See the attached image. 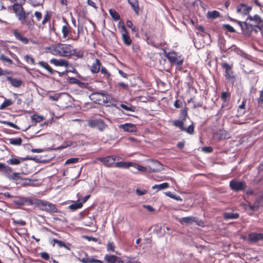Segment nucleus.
Returning a JSON list of instances; mask_svg holds the SVG:
<instances>
[{
	"mask_svg": "<svg viewBox=\"0 0 263 263\" xmlns=\"http://www.w3.org/2000/svg\"><path fill=\"white\" fill-rule=\"evenodd\" d=\"M246 104V100L243 99L241 104L238 106V110H245Z\"/></svg>",
	"mask_w": 263,
	"mask_h": 263,
	"instance_id": "69168bd1",
	"label": "nucleus"
},
{
	"mask_svg": "<svg viewBox=\"0 0 263 263\" xmlns=\"http://www.w3.org/2000/svg\"><path fill=\"white\" fill-rule=\"evenodd\" d=\"M117 26H118V28L120 33L122 31L127 30L126 28V27L125 26V24H124V22L122 20H121L119 22Z\"/></svg>",
	"mask_w": 263,
	"mask_h": 263,
	"instance_id": "de8ad7c7",
	"label": "nucleus"
},
{
	"mask_svg": "<svg viewBox=\"0 0 263 263\" xmlns=\"http://www.w3.org/2000/svg\"><path fill=\"white\" fill-rule=\"evenodd\" d=\"M184 121H185L183 120L182 119L181 120H175L173 121V125L179 128L180 129V130L182 131L183 129H184Z\"/></svg>",
	"mask_w": 263,
	"mask_h": 263,
	"instance_id": "4c0bfd02",
	"label": "nucleus"
},
{
	"mask_svg": "<svg viewBox=\"0 0 263 263\" xmlns=\"http://www.w3.org/2000/svg\"><path fill=\"white\" fill-rule=\"evenodd\" d=\"M30 12H24V20H19L23 24L27 26L29 29L32 30L36 25L39 28L43 29L45 25L50 22L52 13L50 11H46L43 16L42 13L40 11H35L33 14L29 16Z\"/></svg>",
	"mask_w": 263,
	"mask_h": 263,
	"instance_id": "f257e3e1",
	"label": "nucleus"
},
{
	"mask_svg": "<svg viewBox=\"0 0 263 263\" xmlns=\"http://www.w3.org/2000/svg\"><path fill=\"white\" fill-rule=\"evenodd\" d=\"M63 20L65 23L62 27L63 38L71 40L74 41H78L80 38L79 29L78 28L77 32H76L65 18H63Z\"/></svg>",
	"mask_w": 263,
	"mask_h": 263,
	"instance_id": "39448f33",
	"label": "nucleus"
},
{
	"mask_svg": "<svg viewBox=\"0 0 263 263\" xmlns=\"http://www.w3.org/2000/svg\"><path fill=\"white\" fill-rule=\"evenodd\" d=\"M187 107H184L180 110V117L184 121H185L187 117Z\"/></svg>",
	"mask_w": 263,
	"mask_h": 263,
	"instance_id": "79ce46f5",
	"label": "nucleus"
},
{
	"mask_svg": "<svg viewBox=\"0 0 263 263\" xmlns=\"http://www.w3.org/2000/svg\"><path fill=\"white\" fill-rule=\"evenodd\" d=\"M49 50L54 55L65 57L74 55L77 59H82L84 57L82 50H77L70 44L59 43L49 47Z\"/></svg>",
	"mask_w": 263,
	"mask_h": 263,
	"instance_id": "f03ea898",
	"label": "nucleus"
},
{
	"mask_svg": "<svg viewBox=\"0 0 263 263\" xmlns=\"http://www.w3.org/2000/svg\"><path fill=\"white\" fill-rule=\"evenodd\" d=\"M12 34L15 37V39L22 43L26 45L29 43V39L26 37L23 32L18 29H13L11 30Z\"/></svg>",
	"mask_w": 263,
	"mask_h": 263,
	"instance_id": "f8f14e48",
	"label": "nucleus"
},
{
	"mask_svg": "<svg viewBox=\"0 0 263 263\" xmlns=\"http://www.w3.org/2000/svg\"><path fill=\"white\" fill-rule=\"evenodd\" d=\"M88 124L89 127L97 128L101 132L104 131L107 127V125L101 119L89 120Z\"/></svg>",
	"mask_w": 263,
	"mask_h": 263,
	"instance_id": "9b49d317",
	"label": "nucleus"
},
{
	"mask_svg": "<svg viewBox=\"0 0 263 263\" xmlns=\"http://www.w3.org/2000/svg\"><path fill=\"white\" fill-rule=\"evenodd\" d=\"M102 63L98 59H95L90 68V71L92 73H97L100 71Z\"/></svg>",
	"mask_w": 263,
	"mask_h": 263,
	"instance_id": "412c9836",
	"label": "nucleus"
},
{
	"mask_svg": "<svg viewBox=\"0 0 263 263\" xmlns=\"http://www.w3.org/2000/svg\"><path fill=\"white\" fill-rule=\"evenodd\" d=\"M164 55L168 59L172 65L181 66L184 62V58L183 55L173 50L169 52L164 50Z\"/></svg>",
	"mask_w": 263,
	"mask_h": 263,
	"instance_id": "423d86ee",
	"label": "nucleus"
},
{
	"mask_svg": "<svg viewBox=\"0 0 263 263\" xmlns=\"http://www.w3.org/2000/svg\"><path fill=\"white\" fill-rule=\"evenodd\" d=\"M30 2L31 6L38 7L43 4L44 0H30Z\"/></svg>",
	"mask_w": 263,
	"mask_h": 263,
	"instance_id": "37998d69",
	"label": "nucleus"
},
{
	"mask_svg": "<svg viewBox=\"0 0 263 263\" xmlns=\"http://www.w3.org/2000/svg\"><path fill=\"white\" fill-rule=\"evenodd\" d=\"M134 166V163L130 162H117L115 163V167L122 168H128L130 166Z\"/></svg>",
	"mask_w": 263,
	"mask_h": 263,
	"instance_id": "cd10ccee",
	"label": "nucleus"
},
{
	"mask_svg": "<svg viewBox=\"0 0 263 263\" xmlns=\"http://www.w3.org/2000/svg\"><path fill=\"white\" fill-rule=\"evenodd\" d=\"M9 143L13 145L20 146L22 143L21 138H14L9 139Z\"/></svg>",
	"mask_w": 263,
	"mask_h": 263,
	"instance_id": "c9c22d12",
	"label": "nucleus"
},
{
	"mask_svg": "<svg viewBox=\"0 0 263 263\" xmlns=\"http://www.w3.org/2000/svg\"><path fill=\"white\" fill-rule=\"evenodd\" d=\"M100 71L102 73L106 76V78L107 79H109L110 78L111 74L105 67L102 66L100 68Z\"/></svg>",
	"mask_w": 263,
	"mask_h": 263,
	"instance_id": "3c124183",
	"label": "nucleus"
},
{
	"mask_svg": "<svg viewBox=\"0 0 263 263\" xmlns=\"http://www.w3.org/2000/svg\"><path fill=\"white\" fill-rule=\"evenodd\" d=\"M6 124L7 125H8V126H10L11 127H13L14 128H15V129H17L19 128L17 125L14 124L12 122L8 121V122H6Z\"/></svg>",
	"mask_w": 263,
	"mask_h": 263,
	"instance_id": "338daca9",
	"label": "nucleus"
},
{
	"mask_svg": "<svg viewBox=\"0 0 263 263\" xmlns=\"http://www.w3.org/2000/svg\"><path fill=\"white\" fill-rule=\"evenodd\" d=\"M39 66L46 70L48 73L50 74H54L55 72H58L56 70H53L48 63L41 61L37 63Z\"/></svg>",
	"mask_w": 263,
	"mask_h": 263,
	"instance_id": "4be33fe9",
	"label": "nucleus"
},
{
	"mask_svg": "<svg viewBox=\"0 0 263 263\" xmlns=\"http://www.w3.org/2000/svg\"><path fill=\"white\" fill-rule=\"evenodd\" d=\"M261 199H263V195L261 196L260 199H257L252 204H249V209L252 211H256L258 210L260 206L259 204V201Z\"/></svg>",
	"mask_w": 263,
	"mask_h": 263,
	"instance_id": "c756f323",
	"label": "nucleus"
},
{
	"mask_svg": "<svg viewBox=\"0 0 263 263\" xmlns=\"http://www.w3.org/2000/svg\"><path fill=\"white\" fill-rule=\"evenodd\" d=\"M24 60L29 64L35 65V60L33 57L30 54H26L24 56Z\"/></svg>",
	"mask_w": 263,
	"mask_h": 263,
	"instance_id": "ea45409f",
	"label": "nucleus"
},
{
	"mask_svg": "<svg viewBox=\"0 0 263 263\" xmlns=\"http://www.w3.org/2000/svg\"><path fill=\"white\" fill-rule=\"evenodd\" d=\"M230 187L233 191L239 192L244 190L246 185L244 181H238L234 179L230 182Z\"/></svg>",
	"mask_w": 263,
	"mask_h": 263,
	"instance_id": "4468645a",
	"label": "nucleus"
},
{
	"mask_svg": "<svg viewBox=\"0 0 263 263\" xmlns=\"http://www.w3.org/2000/svg\"><path fill=\"white\" fill-rule=\"evenodd\" d=\"M13 103V102L11 100L5 99V101L0 106V109L3 110L7 107L12 105Z\"/></svg>",
	"mask_w": 263,
	"mask_h": 263,
	"instance_id": "58836bf2",
	"label": "nucleus"
},
{
	"mask_svg": "<svg viewBox=\"0 0 263 263\" xmlns=\"http://www.w3.org/2000/svg\"><path fill=\"white\" fill-rule=\"evenodd\" d=\"M12 168L5 164L0 162V172L5 177L12 180L17 183H21L23 185H30L31 180L30 179H23L20 175V173L12 172Z\"/></svg>",
	"mask_w": 263,
	"mask_h": 263,
	"instance_id": "7ed1b4c3",
	"label": "nucleus"
},
{
	"mask_svg": "<svg viewBox=\"0 0 263 263\" xmlns=\"http://www.w3.org/2000/svg\"><path fill=\"white\" fill-rule=\"evenodd\" d=\"M182 131L192 135L194 133V126L193 124L190 125L187 128L184 127V129Z\"/></svg>",
	"mask_w": 263,
	"mask_h": 263,
	"instance_id": "8fccbe9b",
	"label": "nucleus"
},
{
	"mask_svg": "<svg viewBox=\"0 0 263 263\" xmlns=\"http://www.w3.org/2000/svg\"><path fill=\"white\" fill-rule=\"evenodd\" d=\"M248 239L254 243L259 240H263V233H251L248 235Z\"/></svg>",
	"mask_w": 263,
	"mask_h": 263,
	"instance_id": "a211bd4d",
	"label": "nucleus"
},
{
	"mask_svg": "<svg viewBox=\"0 0 263 263\" xmlns=\"http://www.w3.org/2000/svg\"><path fill=\"white\" fill-rule=\"evenodd\" d=\"M120 107L127 111H134V110L133 109V107L131 105L128 106L124 104H121L120 105Z\"/></svg>",
	"mask_w": 263,
	"mask_h": 263,
	"instance_id": "13d9d810",
	"label": "nucleus"
},
{
	"mask_svg": "<svg viewBox=\"0 0 263 263\" xmlns=\"http://www.w3.org/2000/svg\"><path fill=\"white\" fill-rule=\"evenodd\" d=\"M254 21L256 24H260L262 23V21L258 15H255L253 16L249 15L247 18V21Z\"/></svg>",
	"mask_w": 263,
	"mask_h": 263,
	"instance_id": "473e14b6",
	"label": "nucleus"
},
{
	"mask_svg": "<svg viewBox=\"0 0 263 263\" xmlns=\"http://www.w3.org/2000/svg\"><path fill=\"white\" fill-rule=\"evenodd\" d=\"M109 13L114 21H117L120 19L119 14L114 9H110Z\"/></svg>",
	"mask_w": 263,
	"mask_h": 263,
	"instance_id": "e433bc0d",
	"label": "nucleus"
},
{
	"mask_svg": "<svg viewBox=\"0 0 263 263\" xmlns=\"http://www.w3.org/2000/svg\"><path fill=\"white\" fill-rule=\"evenodd\" d=\"M252 10V7L245 4H239L236 8V12L242 15H248Z\"/></svg>",
	"mask_w": 263,
	"mask_h": 263,
	"instance_id": "dca6fc26",
	"label": "nucleus"
},
{
	"mask_svg": "<svg viewBox=\"0 0 263 263\" xmlns=\"http://www.w3.org/2000/svg\"><path fill=\"white\" fill-rule=\"evenodd\" d=\"M121 38L124 44L127 46H129L132 43V39L130 37L129 33L128 31L125 30L121 32Z\"/></svg>",
	"mask_w": 263,
	"mask_h": 263,
	"instance_id": "aec40b11",
	"label": "nucleus"
},
{
	"mask_svg": "<svg viewBox=\"0 0 263 263\" xmlns=\"http://www.w3.org/2000/svg\"><path fill=\"white\" fill-rule=\"evenodd\" d=\"M24 160V159L18 157H12L9 160H7V163L11 165H17Z\"/></svg>",
	"mask_w": 263,
	"mask_h": 263,
	"instance_id": "a878e982",
	"label": "nucleus"
},
{
	"mask_svg": "<svg viewBox=\"0 0 263 263\" xmlns=\"http://www.w3.org/2000/svg\"><path fill=\"white\" fill-rule=\"evenodd\" d=\"M147 168L151 172H158L162 170V164L157 160H151L148 162Z\"/></svg>",
	"mask_w": 263,
	"mask_h": 263,
	"instance_id": "2eb2a0df",
	"label": "nucleus"
},
{
	"mask_svg": "<svg viewBox=\"0 0 263 263\" xmlns=\"http://www.w3.org/2000/svg\"><path fill=\"white\" fill-rule=\"evenodd\" d=\"M6 79L11 85L14 87H20L23 84V82L21 79L14 78L12 77H7Z\"/></svg>",
	"mask_w": 263,
	"mask_h": 263,
	"instance_id": "b1692460",
	"label": "nucleus"
},
{
	"mask_svg": "<svg viewBox=\"0 0 263 263\" xmlns=\"http://www.w3.org/2000/svg\"><path fill=\"white\" fill-rule=\"evenodd\" d=\"M83 203L78 201L69 205L68 208L72 211H75L79 209H81Z\"/></svg>",
	"mask_w": 263,
	"mask_h": 263,
	"instance_id": "2f4dec72",
	"label": "nucleus"
},
{
	"mask_svg": "<svg viewBox=\"0 0 263 263\" xmlns=\"http://www.w3.org/2000/svg\"><path fill=\"white\" fill-rule=\"evenodd\" d=\"M239 217L238 213L225 212L223 213V218L226 220L237 219Z\"/></svg>",
	"mask_w": 263,
	"mask_h": 263,
	"instance_id": "c85d7f7f",
	"label": "nucleus"
},
{
	"mask_svg": "<svg viewBox=\"0 0 263 263\" xmlns=\"http://www.w3.org/2000/svg\"><path fill=\"white\" fill-rule=\"evenodd\" d=\"M5 74H12V72L8 70H3V69L0 67V76Z\"/></svg>",
	"mask_w": 263,
	"mask_h": 263,
	"instance_id": "0e129e2a",
	"label": "nucleus"
},
{
	"mask_svg": "<svg viewBox=\"0 0 263 263\" xmlns=\"http://www.w3.org/2000/svg\"><path fill=\"white\" fill-rule=\"evenodd\" d=\"M40 256L44 260L47 261L50 259V256L49 254L46 252H42L40 253Z\"/></svg>",
	"mask_w": 263,
	"mask_h": 263,
	"instance_id": "6e6d98bb",
	"label": "nucleus"
},
{
	"mask_svg": "<svg viewBox=\"0 0 263 263\" xmlns=\"http://www.w3.org/2000/svg\"><path fill=\"white\" fill-rule=\"evenodd\" d=\"M136 193L138 195H143L146 194V190H141L139 189L136 190Z\"/></svg>",
	"mask_w": 263,
	"mask_h": 263,
	"instance_id": "774afa93",
	"label": "nucleus"
},
{
	"mask_svg": "<svg viewBox=\"0 0 263 263\" xmlns=\"http://www.w3.org/2000/svg\"><path fill=\"white\" fill-rule=\"evenodd\" d=\"M213 138L218 141L223 139H228L229 138V134L228 132L224 129H219L213 133Z\"/></svg>",
	"mask_w": 263,
	"mask_h": 263,
	"instance_id": "f3484780",
	"label": "nucleus"
},
{
	"mask_svg": "<svg viewBox=\"0 0 263 263\" xmlns=\"http://www.w3.org/2000/svg\"><path fill=\"white\" fill-rule=\"evenodd\" d=\"M31 118L32 120L35 121V122H40L44 119L42 116H40L36 114L32 115Z\"/></svg>",
	"mask_w": 263,
	"mask_h": 263,
	"instance_id": "49530a36",
	"label": "nucleus"
},
{
	"mask_svg": "<svg viewBox=\"0 0 263 263\" xmlns=\"http://www.w3.org/2000/svg\"><path fill=\"white\" fill-rule=\"evenodd\" d=\"M90 97L91 100L98 104L104 103L107 101L106 95L101 92H93L91 94Z\"/></svg>",
	"mask_w": 263,
	"mask_h": 263,
	"instance_id": "ddd939ff",
	"label": "nucleus"
},
{
	"mask_svg": "<svg viewBox=\"0 0 263 263\" xmlns=\"http://www.w3.org/2000/svg\"><path fill=\"white\" fill-rule=\"evenodd\" d=\"M14 54L13 58L16 61L18 66H19L20 67H21V68H23L27 70L28 69V67L21 62V61L19 60L18 57L15 54Z\"/></svg>",
	"mask_w": 263,
	"mask_h": 263,
	"instance_id": "09e8293b",
	"label": "nucleus"
},
{
	"mask_svg": "<svg viewBox=\"0 0 263 263\" xmlns=\"http://www.w3.org/2000/svg\"><path fill=\"white\" fill-rule=\"evenodd\" d=\"M118 157L115 155H110L106 157H98L97 160L102 162L104 166L110 167L115 166V161Z\"/></svg>",
	"mask_w": 263,
	"mask_h": 263,
	"instance_id": "9d476101",
	"label": "nucleus"
},
{
	"mask_svg": "<svg viewBox=\"0 0 263 263\" xmlns=\"http://www.w3.org/2000/svg\"><path fill=\"white\" fill-rule=\"evenodd\" d=\"M128 3L132 7L137 15L139 14L140 8L138 0H127Z\"/></svg>",
	"mask_w": 263,
	"mask_h": 263,
	"instance_id": "393cba45",
	"label": "nucleus"
},
{
	"mask_svg": "<svg viewBox=\"0 0 263 263\" xmlns=\"http://www.w3.org/2000/svg\"><path fill=\"white\" fill-rule=\"evenodd\" d=\"M180 223L182 224L183 223H190L192 222H197V218L194 217L190 216V217H185L182 218L180 220Z\"/></svg>",
	"mask_w": 263,
	"mask_h": 263,
	"instance_id": "7c9ffc66",
	"label": "nucleus"
},
{
	"mask_svg": "<svg viewBox=\"0 0 263 263\" xmlns=\"http://www.w3.org/2000/svg\"><path fill=\"white\" fill-rule=\"evenodd\" d=\"M119 128H122L124 131L134 133L137 131V127L136 125L132 123H125L119 125Z\"/></svg>",
	"mask_w": 263,
	"mask_h": 263,
	"instance_id": "6ab92c4d",
	"label": "nucleus"
},
{
	"mask_svg": "<svg viewBox=\"0 0 263 263\" xmlns=\"http://www.w3.org/2000/svg\"><path fill=\"white\" fill-rule=\"evenodd\" d=\"M169 187V184L167 182H164L160 184H156L152 187V189H154L157 188L158 190H161L165 189H167Z\"/></svg>",
	"mask_w": 263,
	"mask_h": 263,
	"instance_id": "a19ab883",
	"label": "nucleus"
},
{
	"mask_svg": "<svg viewBox=\"0 0 263 263\" xmlns=\"http://www.w3.org/2000/svg\"><path fill=\"white\" fill-rule=\"evenodd\" d=\"M228 19L231 22H233L238 24L244 34L249 35L253 31L257 32V31L254 29L255 25L247 23V22L239 21L230 16H229Z\"/></svg>",
	"mask_w": 263,
	"mask_h": 263,
	"instance_id": "0eeeda50",
	"label": "nucleus"
},
{
	"mask_svg": "<svg viewBox=\"0 0 263 263\" xmlns=\"http://www.w3.org/2000/svg\"><path fill=\"white\" fill-rule=\"evenodd\" d=\"M52 241L54 243H57L59 247L62 248L64 247L66 250L70 251L71 248V245L70 243H65L64 241L59 240L57 239L54 238L52 240Z\"/></svg>",
	"mask_w": 263,
	"mask_h": 263,
	"instance_id": "bb28decb",
	"label": "nucleus"
},
{
	"mask_svg": "<svg viewBox=\"0 0 263 263\" xmlns=\"http://www.w3.org/2000/svg\"><path fill=\"white\" fill-rule=\"evenodd\" d=\"M107 251L108 252H115V246L114 242H109L106 246Z\"/></svg>",
	"mask_w": 263,
	"mask_h": 263,
	"instance_id": "a18cd8bd",
	"label": "nucleus"
},
{
	"mask_svg": "<svg viewBox=\"0 0 263 263\" xmlns=\"http://www.w3.org/2000/svg\"><path fill=\"white\" fill-rule=\"evenodd\" d=\"M79 159L78 158H72L66 160L65 164L76 163L79 162Z\"/></svg>",
	"mask_w": 263,
	"mask_h": 263,
	"instance_id": "5fc2aeb1",
	"label": "nucleus"
},
{
	"mask_svg": "<svg viewBox=\"0 0 263 263\" xmlns=\"http://www.w3.org/2000/svg\"><path fill=\"white\" fill-rule=\"evenodd\" d=\"M223 27L225 29H226L228 31L231 33H234L236 32L235 30L234 29L233 27H232L229 24H223Z\"/></svg>",
	"mask_w": 263,
	"mask_h": 263,
	"instance_id": "864d4df0",
	"label": "nucleus"
},
{
	"mask_svg": "<svg viewBox=\"0 0 263 263\" xmlns=\"http://www.w3.org/2000/svg\"><path fill=\"white\" fill-rule=\"evenodd\" d=\"M182 105V103L181 101L177 100L174 103V106L176 108H180Z\"/></svg>",
	"mask_w": 263,
	"mask_h": 263,
	"instance_id": "e2e57ef3",
	"label": "nucleus"
},
{
	"mask_svg": "<svg viewBox=\"0 0 263 263\" xmlns=\"http://www.w3.org/2000/svg\"><path fill=\"white\" fill-rule=\"evenodd\" d=\"M0 60H2L3 62H6L9 65H11L13 64V61L10 58L7 57L3 54H1L0 55Z\"/></svg>",
	"mask_w": 263,
	"mask_h": 263,
	"instance_id": "c03bdc74",
	"label": "nucleus"
},
{
	"mask_svg": "<svg viewBox=\"0 0 263 263\" xmlns=\"http://www.w3.org/2000/svg\"><path fill=\"white\" fill-rule=\"evenodd\" d=\"M77 82L78 83V85L82 88H88L89 87V84L88 83L83 82L80 80H77Z\"/></svg>",
	"mask_w": 263,
	"mask_h": 263,
	"instance_id": "052dcab7",
	"label": "nucleus"
},
{
	"mask_svg": "<svg viewBox=\"0 0 263 263\" xmlns=\"http://www.w3.org/2000/svg\"><path fill=\"white\" fill-rule=\"evenodd\" d=\"M220 16V13L217 10L209 11L207 13L208 18L215 19Z\"/></svg>",
	"mask_w": 263,
	"mask_h": 263,
	"instance_id": "f704fd0d",
	"label": "nucleus"
},
{
	"mask_svg": "<svg viewBox=\"0 0 263 263\" xmlns=\"http://www.w3.org/2000/svg\"><path fill=\"white\" fill-rule=\"evenodd\" d=\"M258 106H261L263 104V90L259 92V97L257 99Z\"/></svg>",
	"mask_w": 263,
	"mask_h": 263,
	"instance_id": "603ef678",
	"label": "nucleus"
},
{
	"mask_svg": "<svg viewBox=\"0 0 263 263\" xmlns=\"http://www.w3.org/2000/svg\"><path fill=\"white\" fill-rule=\"evenodd\" d=\"M166 195L171 198L174 199L176 200H181L180 196H177L175 194H172L170 192L166 193Z\"/></svg>",
	"mask_w": 263,
	"mask_h": 263,
	"instance_id": "bf43d9fd",
	"label": "nucleus"
},
{
	"mask_svg": "<svg viewBox=\"0 0 263 263\" xmlns=\"http://www.w3.org/2000/svg\"><path fill=\"white\" fill-rule=\"evenodd\" d=\"M136 169L140 172H145L147 170L146 167L134 163V166Z\"/></svg>",
	"mask_w": 263,
	"mask_h": 263,
	"instance_id": "4d7b16f0",
	"label": "nucleus"
},
{
	"mask_svg": "<svg viewBox=\"0 0 263 263\" xmlns=\"http://www.w3.org/2000/svg\"><path fill=\"white\" fill-rule=\"evenodd\" d=\"M231 97V93L228 91H223L221 93L220 99L225 103L229 101Z\"/></svg>",
	"mask_w": 263,
	"mask_h": 263,
	"instance_id": "72a5a7b5",
	"label": "nucleus"
},
{
	"mask_svg": "<svg viewBox=\"0 0 263 263\" xmlns=\"http://www.w3.org/2000/svg\"><path fill=\"white\" fill-rule=\"evenodd\" d=\"M86 256H87V254H86ZM80 260L83 263H104L103 261L101 260L88 256L82 258ZM104 260L106 263H125L120 257L111 254H106L104 256Z\"/></svg>",
	"mask_w": 263,
	"mask_h": 263,
	"instance_id": "20e7f679",
	"label": "nucleus"
},
{
	"mask_svg": "<svg viewBox=\"0 0 263 263\" xmlns=\"http://www.w3.org/2000/svg\"><path fill=\"white\" fill-rule=\"evenodd\" d=\"M50 63L56 66H65L67 67L68 65V62L63 59H57L55 58L51 59L50 60Z\"/></svg>",
	"mask_w": 263,
	"mask_h": 263,
	"instance_id": "5701e85b",
	"label": "nucleus"
},
{
	"mask_svg": "<svg viewBox=\"0 0 263 263\" xmlns=\"http://www.w3.org/2000/svg\"><path fill=\"white\" fill-rule=\"evenodd\" d=\"M36 205L40 210L48 213H57L58 210L55 204L47 201L37 200Z\"/></svg>",
	"mask_w": 263,
	"mask_h": 263,
	"instance_id": "6e6552de",
	"label": "nucleus"
},
{
	"mask_svg": "<svg viewBox=\"0 0 263 263\" xmlns=\"http://www.w3.org/2000/svg\"><path fill=\"white\" fill-rule=\"evenodd\" d=\"M201 150L205 153H210L212 152L213 148L211 146H204L202 147Z\"/></svg>",
	"mask_w": 263,
	"mask_h": 263,
	"instance_id": "680f3d73",
	"label": "nucleus"
},
{
	"mask_svg": "<svg viewBox=\"0 0 263 263\" xmlns=\"http://www.w3.org/2000/svg\"><path fill=\"white\" fill-rule=\"evenodd\" d=\"M221 67L225 70L224 76L226 79L232 84H234L236 77L232 70L233 64H229L226 62H222L220 64Z\"/></svg>",
	"mask_w": 263,
	"mask_h": 263,
	"instance_id": "1a4fd4ad",
	"label": "nucleus"
}]
</instances>
